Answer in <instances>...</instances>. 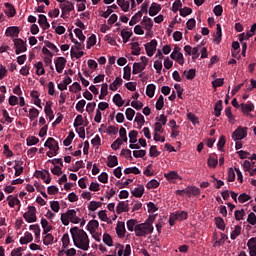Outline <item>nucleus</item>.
<instances>
[{"mask_svg": "<svg viewBox=\"0 0 256 256\" xmlns=\"http://www.w3.org/2000/svg\"><path fill=\"white\" fill-rule=\"evenodd\" d=\"M70 233L72 235L74 246L77 247V249L89 251V244L91 241L89 240V235H87L85 230L79 229V227L75 226L70 229Z\"/></svg>", "mask_w": 256, "mask_h": 256, "instance_id": "1", "label": "nucleus"}, {"mask_svg": "<svg viewBox=\"0 0 256 256\" xmlns=\"http://www.w3.org/2000/svg\"><path fill=\"white\" fill-rule=\"evenodd\" d=\"M153 229V219L148 218L145 223L137 224L134 230L136 237H147L153 233Z\"/></svg>", "mask_w": 256, "mask_h": 256, "instance_id": "2", "label": "nucleus"}, {"mask_svg": "<svg viewBox=\"0 0 256 256\" xmlns=\"http://www.w3.org/2000/svg\"><path fill=\"white\" fill-rule=\"evenodd\" d=\"M60 219L66 227L67 225H69V221L71 223H74L75 225H77V223L81 221V219L77 217V211H75L74 209L68 210L66 213H62Z\"/></svg>", "mask_w": 256, "mask_h": 256, "instance_id": "3", "label": "nucleus"}, {"mask_svg": "<svg viewBox=\"0 0 256 256\" xmlns=\"http://www.w3.org/2000/svg\"><path fill=\"white\" fill-rule=\"evenodd\" d=\"M176 195L180 197H184V195H187V197H197V195H201V189L196 186H188L185 189L177 190Z\"/></svg>", "mask_w": 256, "mask_h": 256, "instance_id": "4", "label": "nucleus"}, {"mask_svg": "<svg viewBox=\"0 0 256 256\" xmlns=\"http://www.w3.org/2000/svg\"><path fill=\"white\" fill-rule=\"evenodd\" d=\"M23 218L27 223H35L37 221V208L28 206V211L23 214Z\"/></svg>", "mask_w": 256, "mask_h": 256, "instance_id": "5", "label": "nucleus"}, {"mask_svg": "<svg viewBox=\"0 0 256 256\" xmlns=\"http://www.w3.org/2000/svg\"><path fill=\"white\" fill-rule=\"evenodd\" d=\"M249 128L239 126L233 133H232V139L233 141H241L247 137V130Z\"/></svg>", "mask_w": 256, "mask_h": 256, "instance_id": "6", "label": "nucleus"}, {"mask_svg": "<svg viewBox=\"0 0 256 256\" xmlns=\"http://www.w3.org/2000/svg\"><path fill=\"white\" fill-rule=\"evenodd\" d=\"M14 47L16 48L15 53L16 55H21V53H25L27 51V44L21 38H15L13 40Z\"/></svg>", "mask_w": 256, "mask_h": 256, "instance_id": "7", "label": "nucleus"}, {"mask_svg": "<svg viewBox=\"0 0 256 256\" xmlns=\"http://www.w3.org/2000/svg\"><path fill=\"white\" fill-rule=\"evenodd\" d=\"M59 7L62 11V19H65V15H69L71 11H75V3L69 0H67L65 4H60Z\"/></svg>", "mask_w": 256, "mask_h": 256, "instance_id": "8", "label": "nucleus"}, {"mask_svg": "<svg viewBox=\"0 0 256 256\" xmlns=\"http://www.w3.org/2000/svg\"><path fill=\"white\" fill-rule=\"evenodd\" d=\"M44 147H48L50 151H54V155H57L59 153V142L55 140L53 137H49L46 142L44 143Z\"/></svg>", "mask_w": 256, "mask_h": 256, "instance_id": "9", "label": "nucleus"}, {"mask_svg": "<svg viewBox=\"0 0 256 256\" xmlns=\"http://www.w3.org/2000/svg\"><path fill=\"white\" fill-rule=\"evenodd\" d=\"M34 176H36L37 179H43L46 185H49V183H51V173H49L48 170H37Z\"/></svg>", "mask_w": 256, "mask_h": 256, "instance_id": "10", "label": "nucleus"}, {"mask_svg": "<svg viewBox=\"0 0 256 256\" xmlns=\"http://www.w3.org/2000/svg\"><path fill=\"white\" fill-rule=\"evenodd\" d=\"M144 47L148 57H153L155 51H157V41L153 39L149 43H146Z\"/></svg>", "mask_w": 256, "mask_h": 256, "instance_id": "11", "label": "nucleus"}, {"mask_svg": "<svg viewBox=\"0 0 256 256\" xmlns=\"http://www.w3.org/2000/svg\"><path fill=\"white\" fill-rule=\"evenodd\" d=\"M54 63L57 73H63V69H65V65H67V59H65V57H58Z\"/></svg>", "mask_w": 256, "mask_h": 256, "instance_id": "12", "label": "nucleus"}, {"mask_svg": "<svg viewBox=\"0 0 256 256\" xmlns=\"http://www.w3.org/2000/svg\"><path fill=\"white\" fill-rule=\"evenodd\" d=\"M240 109L244 115H249L252 111H255V105L253 102L248 101L247 103H241Z\"/></svg>", "mask_w": 256, "mask_h": 256, "instance_id": "13", "label": "nucleus"}, {"mask_svg": "<svg viewBox=\"0 0 256 256\" xmlns=\"http://www.w3.org/2000/svg\"><path fill=\"white\" fill-rule=\"evenodd\" d=\"M19 33H21V30H19V27L10 26L6 29L5 35L6 37H19Z\"/></svg>", "mask_w": 256, "mask_h": 256, "instance_id": "14", "label": "nucleus"}, {"mask_svg": "<svg viewBox=\"0 0 256 256\" xmlns=\"http://www.w3.org/2000/svg\"><path fill=\"white\" fill-rule=\"evenodd\" d=\"M38 19V23L40 25V27L44 30L47 31V29H49V27H51V24H49V22L47 21V16L40 14Z\"/></svg>", "mask_w": 256, "mask_h": 256, "instance_id": "15", "label": "nucleus"}, {"mask_svg": "<svg viewBox=\"0 0 256 256\" xmlns=\"http://www.w3.org/2000/svg\"><path fill=\"white\" fill-rule=\"evenodd\" d=\"M51 105H53V102L48 101L46 102V106L44 107V113L47 117H49V121L55 119V114H53V109H51Z\"/></svg>", "mask_w": 256, "mask_h": 256, "instance_id": "16", "label": "nucleus"}, {"mask_svg": "<svg viewBox=\"0 0 256 256\" xmlns=\"http://www.w3.org/2000/svg\"><path fill=\"white\" fill-rule=\"evenodd\" d=\"M172 217H174V219H177V221H185L186 219H188L189 214L187 213V211L179 210L173 213Z\"/></svg>", "mask_w": 256, "mask_h": 256, "instance_id": "17", "label": "nucleus"}, {"mask_svg": "<svg viewBox=\"0 0 256 256\" xmlns=\"http://www.w3.org/2000/svg\"><path fill=\"white\" fill-rule=\"evenodd\" d=\"M116 233L120 239H123L125 237V222H118L116 226Z\"/></svg>", "mask_w": 256, "mask_h": 256, "instance_id": "18", "label": "nucleus"}, {"mask_svg": "<svg viewBox=\"0 0 256 256\" xmlns=\"http://www.w3.org/2000/svg\"><path fill=\"white\" fill-rule=\"evenodd\" d=\"M141 25H143L146 31H151V29H153V20L147 16H144L143 20L141 21Z\"/></svg>", "mask_w": 256, "mask_h": 256, "instance_id": "19", "label": "nucleus"}, {"mask_svg": "<svg viewBox=\"0 0 256 256\" xmlns=\"http://www.w3.org/2000/svg\"><path fill=\"white\" fill-rule=\"evenodd\" d=\"M4 6L6 7L5 13L8 17H15L17 11L15 10V6H13V4L7 2L4 4Z\"/></svg>", "mask_w": 256, "mask_h": 256, "instance_id": "20", "label": "nucleus"}, {"mask_svg": "<svg viewBox=\"0 0 256 256\" xmlns=\"http://www.w3.org/2000/svg\"><path fill=\"white\" fill-rule=\"evenodd\" d=\"M161 11V5L153 2L149 8L150 17H155Z\"/></svg>", "mask_w": 256, "mask_h": 256, "instance_id": "21", "label": "nucleus"}, {"mask_svg": "<svg viewBox=\"0 0 256 256\" xmlns=\"http://www.w3.org/2000/svg\"><path fill=\"white\" fill-rule=\"evenodd\" d=\"M131 193L134 197H143V194L145 193V187L143 185H139L134 190H131Z\"/></svg>", "mask_w": 256, "mask_h": 256, "instance_id": "22", "label": "nucleus"}, {"mask_svg": "<svg viewBox=\"0 0 256 256\" xmlns=\"http://www.w3.org/2000/svg\"><path fill=\"white\" fill-rule=\"evenodd\" d=\"M143 17V12L138 11L130 20L129 25L130 27H133V25H137L141 21V18Z\"/></svg>", "mask_w": 256, "mask_h": 256, "instance_id": "23", "label": "nucleus"}, {"mask_svg": "<svg viewBox=\"0 0 256 256\" xmlns=\"http://www.w3.org/2000/svg\"><path fill=\"white\" fill-rule=\"evenodd\" d=\"M107 159H108V162L106 163L107 167L113 168V167H117L119 165L117 156L109 155Z\"/></svg>", "mask_w": 256, "mask_h": 256, "instance_id": "24", "label": "nucleus"}, {"mask_svg": "<svg viewBox=\"0 0 256 256\" xmlns=\"http://www.w3.org/2000/svg\"><path fill=\"white\" fill-rule=\"evenodd\" d=\"M33 241V234L30 232H25L24 237L20 238L21 245H27V243H31Z\"/></svg>", "mask_w": 256, "mask_h": 256, "instance_id": "25", "label": "nucleus"}, {"mask_svg": "<svg viewBox=\"0 0 256 256\" xmlns=\"http://www.w3.org/2000/svg\"><path fill=\"white\" fill-rule=\"evenodd\" d=\"M155 89H157V86H155V84H148L146 87L147 97L153 99V97H155Z\"/></svg>", "mask_w": 256, "mask_h": 256, "instance_id": "26", "label": "nucleus"}, {"mask_svg": "<svg viewBox=\"0 0 256 256\" xmlns=\"http://www.w3.org/2000/svg\"><path fill=\"white\" fill-rule=\"evenodd\" d=\"M30 231H34L36 234V243H39V239L41 237V228L38 226V224H33L29 226Z\"/></svg>", "mask_w": 256, "mask_h": 256, "instance_id": "27", "label": "nucleus"}, {"mask_svg": "<svg viewBox=\"0 0 256 256\" xmlns=\"http://www.w3.org/2000/svg\"><path fill=\"white\" fill-rule=\"evenodd\" d=\"M221 37H223V33L221 30V24H217L216 25V34H215V38H214V41H215V43H217V45H219L221 43Z\"/></svg>", "mask_w": 256, "mask_h": 256, "instance_id": "28", "label": "nucleus"}, {"mask_svg": "<svg viewBox=\"0 0 256 256\" xmlns=\"http://www.w3.org/2000/svg\"><path fill=\"white\" fill-rule=\"evenodd\" d=\"M123 85V79L121 77H117L112 84H110V91H117V88Z\"/></svg>", "mask_w": 256, "mask_h": 256, "instance_id": "29", "label": "nucleus"}, {"mask_svg": "<svg viewBox=\"0 0 256 256\" xmlns=\"http://www.w3.org/2000/svg\"><path fill=\"white\" fill-rule=\"evenodd\" d=\"M164 177L167 181H177V179H179V174L177 171H170L169 173L164 174Z\"/></svg>", "mask_w": 256, "mask_h": 256, "instance_id": "30", "label": "nucleus"}, {"mask_svg": "<svg viewBox=\"0 0 256 256\" xmlns=\"http://www.w3.org/2000/svg\"><path fill=\"white\" fill-rule=\"evenodd\" d=\"M141 71H145V66L139 62H135L133 64V70H132L133 75H137L138 73H141Z\"/></svg>", "mask_w": 256, "mask_h": 256, "instance_id": "31", "label": "nucleus"}, {"mask_svg": "<svg viewBox=\"0 0 256 256\" xmlns=\"http://www.w3.org/2000/svg\"><path fill=\"white\" fill-rule=\"evenodd\" d=\"M131 49H132V52H131L132 55H135V56L141 55V47H139V42L131 43Z\"/></svg>", "mask_w": 256, "mask_h": 256, "instance_id": "32", "label": "nucleus"}, {"mask_svg": "<svg viewBox=\"0 0 256 256\" xmlns=\"http://www.w3.org/2000/svg\"><path fill=\"white\" fill-rule=\"evenodd\" d=\"M215 225L217 229H220V231H225V220L221 217L214 218Z\"/></svg>", "mask_w": 256, "mask_h": 256, "instance_id": "33", "label": "nucleus"}, {"mask_svg": "<svg viewBox=\"0 0 256 256\" xmlns=\"http://www.w3.org/2000/svg\"><path fill=\"white\" fill-rule=\"evenodd\" d=\"M132 36H133V32L132 31H127L125 29H123L121 31V37L123 39V43H128L129 39H131Z\"/></svg>", "mask_w": 256, "mask_h": 256, "instance_id": "34", "label": "nucleus"}, {"mask_svg": "<svg viewBox=\"0 0 256 256\" xmlns=\"http://www.w3.org/2000/svg\"><path fill=\"white\" fill-rule=\"evenodd\" d=\"M215 117H221V111H223V100H219L214 107Z\"/></svg>", "mask_w": 256, "mask_h": 256, "instance_id": "35", "label": "nucleus"}, {"mask_svg": "<svg viewBox=\"0 0 256 256\" xmlns=\"http://www.w3.org/2000/svg\"><path fill=\"white\" fill-rule=\"evenodd\" d=\"M109 85L107 83L102 84L101 87V94L99 95V99L103 100L105 99V97H107V95L109 94Z\"/></svg>", "mask_w": 256, "mask_h": 256, "instance_id": "36", "label": "nucleus"}, {"mask_svg": "<svg viewBox=\"0 0 256 256\" xmlns=\"http://www.w3.org/2000/svg\"><path fill=\"white\" fill-rule=\"evenodd\" d=\"M113 103L117 105V107H123L125 105V101H123V98L121 97V94H115L113 97Z\"/></svg>", "mask_w": 256, "mask_h": 256, "instance_id": "37", "label": "nucleus"}, {"mask_svg": "<svg viewBox=\"0 0 256 256\" xmlns=\"http://www.w3.org/2000/svg\"><path fill=\"white\" fill-rule=\"evenodd\" d=\"M73 139H75V132H69L68 136L63 141V145L65 147H69V145L73 143Z\"/></svg>", "mask_w": 256, "mask_h": 256, "instance_id": "38", "label": "nucleus"}, {"mask_svg": "<svg viewBox=\"0 0 256 256\" xmlns=\"http://www.w3.org/2000/svg\"><path fill=\"white\" fill-rule=\"evenodd\" d=\"M241 226L236 225L234 231H232V233L230 234V239H232V241H235V239H237L239 237V235H241Z\"/></svg>", "mask_w": 256, "mask_h": 256, "instance_id": "39", "label": "nucleus"}, {"mask_svg": "<svg viewBox=\"0 0 256 256\" xmlns=\"http://www.w3.org/2000/svg\"><path fill=\"white\" fill-rule=\"evenodd\" d=\"M95 229H99V221L97 220L89 221V223L87 224V230L91 232V231H95Z\"/></svg>", "mask_w": 256, "mask_h": 256, "instance_id": "40", "label": "nucleus"}, {"mask_svg": "<svg viewBox=\"0 0 256 256\" xmlns=\"http://www.w3.org/2000/svg\"><path fill=\"white\" fill-rule=\"evenodd\" d=\"M101 205H103V203L97 202V201H90V203L88 205V210L89 211H97L99 209V207H101Z\"/></svg>", "mask_w": 256, "mask_h": 256, "instance_id": "41", "label": "nucleus"}, {"mask_svg": "<svg viewBox=\"0 0 256 256\" xmlns=\"http://www.w3.org/2000/svg\"><path fill=\"white\" fill-rule=\"evenodd\" d=\"M126 225H127V229L128 231H131V232H135V227H137V220L135 219H130L126 222Z\"/></svg>", "mask_w": 256, "mask_h": 256, "instance_id": "42", "label": "nucleus"}, {"mask_svg": "<svg viewBox=\"0 0 256 256\" xmlns=\"http://www.w3.org/2000/svg\"><path fill=\"white\" fill-rule=\"evenodd\" d=\"M34 67H36V75H45V68L43 67V62H38L34 65Z\"/></svg>", "mask_w": 256, "mask_h": 256, "instance_id": "43", "label": "nucleus"}, {"mask_svg": "<svg viewBox=\"0 0 256 256\" xmlns=\"http://www.w3.org/2000/svg\"><path fill=\"white\" fill-rule=\"evenodd\" d=\"M70 243H71V239L69 238V234L65 233L62 236V249H67V247H69Z\"/></svg>", "mask_w": 256, "mask_h": 256, "instance_id": "44", "label": "nucleus"}, {"mask_svg": "<svg viewBox=\"0 0 256 256\" xmlns=\"http://www.w3.org/2000/svg\"><path fill=\"white\" fill-rule=\"evenodd\" d=\"M96 43H97V36H95V34H92V35L88 38V40H87L86 48H87V49H91V47H93Z\"/></svg>", "mask_w": 256, "mask_h": 256, "instance_id": "45", "label": "nucleus"}, {"mask_svg": "<svg viewBox=\"0 0 256 256\" xmlns=\"http://www.w3.org/2000/svg\"><path fill=\"white\" fill-rule=\"evenodd\" d=\"M156 109L157 111H161V109H163V107H165V98L163 97V95H160L158 100L156 101Z\"/></svg>", "mask_w": 256, "mask_h": 256, "instance_id": "46", "label": "nucleus"}, {"mask_svg": "<svg viewBox=\"0 0 256 256\" xmlns=\"http://www.w3.org/2000/svg\"><path fill=\"white\" fill-rule=\"evenodd\" d=\"M125 207H127V203H125V201L119 202L116 207L117 215H121V213H125Z\"/></svg>", "mask_w": 256, "mask_h": 256, "instance_id": "47", "label": "nucleus"}, {"mask_svg": "<svg viewBox=\"0 0 256 256\" xmlns=\"http://www.w3.org/2000/svg\"><path fill=\"white\" fill-rule=\"evenodd\" d=\"M103 243H105V245H107L108 247H113V238H111V235L104 233Z\"/></svg>", "mask_w": 256, "mask_h": 256, "instance_id": "48", "label": "nucleus"}, {"mask_svg": "<svg viewBox=\"0 0 256 256\" xmlns=\"http://www.w3.org/2000/svg\"><path fill=\"white\" fill-rule=\"evenodd\" d=\"M125 175H129L131 173H133L134 175H140L141 174V170H139V168L137 167H131V168H126L124 170Z\"/></svg>", "mask_w": 256, "mask_h": 256, "instance_id": "49", "label": "nucleus"}, {"mask_svg": "<svg viewBox=\"0 0 256 256\" xmlns=\"http://www.w3.org/2000/svg\"><path fill=\"white\" fill-rule=\"evenodd\" d=\"M55 240V237H53L52 234H46L43 238L44 245H53V241Z\"/></svg>", "mask_w": 256, "mask_h": 256, "instance_id": "50", "label": "nucleus"}, {"mask_svg": "<svg viewBox=\"0 0 256 256\" xmlns=\"http://www.w3.org/2000/svg\"><path fill=\"white\" fill-rule=\"evenodd\" d=\"M124 74H123V79L126 81H131V68L130 66H125L123 68Z\"/></svg>", "mask_w": 256, "mask_h": 256, "instance_id": "51", "label": "nucleus"}, {"mask_svg": "<svg viewBox=\"0 0 256 256\" xmlns=\"http://www.w3.org/2000/svg\"><path fill=\"white\" fill-rule=\"evenodd\" d=\"M37 143H39V138H37L35 136H30L26 139V144L28 145V147L37 145Z\"/></svg>", "mask_w": 256, "mask_h": 256, "instance_id": "52", "label": "nucleus"}, {"mask_svg": "<svg viewBox=\"0 0 256 256\" xmlns=\"http://www.w3.org/2000/svg\"><path fill=\"white\" fill-rule=\"evenodd\" d=\"M117 5L121 7L122 11H129V2H126L125 0H117Z\"/></svg>", "mask_w": 256, "mask_h": 256, "instance_id": "53", "label": "nucleus"}, {"mask_svg": "<svg viewBox=\"0 0 256 256\" xmlns=\"http://www.w3.org/2000/svg\"><path fill=\"white\" fill-rule=\"evenodd\" d=\"M85 105H87V101L83 99L78 101V103L76 104V111H78L79 113H83Z\"/></svg>", "mask_w": 256, "mask_h": 256, "instance_id": "54", "label": "nucleus"}, {"mask_svg": "<svg viewBox=\"0 0 256 256\" xmlns=\"http://www.w3.org/2000/svg\"><path fill=\"white\" fill-rule=\"evenodd\" d=\"M181 7H183V3L181 2V0H175L172 5L173 13H177V11H180Z\"/></svg>", "mask_w": 256, "mask_h": 256, "instance_id": "55", "label": "nucleus"}, {"mask_svg": "<svg viewBox=\"0 0 256 256\" xmlns=\"http://www.w3.org/2000/svg\"><path fill=\"white\" fill-rule=\"evenodd\" d=\"M234 217H235L236 221L243 220V217H245V210L244 209L236 210L234 212Z\"/></svg>", "mask_w": 256, "mask_h": 256, "instance_id": "56", "label": "nucleus"}, {"mask_svg": "<svg viewBox=\"0 0 256 256\" xmlns=\"http://www.w3.org/2000/svg\"><path fill=\"white\" fill-rule=\"evenodd\" d=\"M39 117V110L37 108H31L29 110V119L33 121V119H37Z\"/></svg>", "mask_w": 256, "mask_h": 256, "instance_id": "57", "label": "nucleus"}, {"mask_svg": "<svg viewBox=\"0 0 256 256\" xmlns=\"http://www.w3.org/2000/svg\"><path fill=\"white\" fill-rule=\"evenodd\" d=\"M137 135H139V132L136 130H132L129 132L128 137H129V143H135L137 141Z\"/></svg>", "mask_w": 256, "mask_h": 256, "instance_id": "58", "label": "nucleus"}, {"mask_svg": "<svg viewBox=\"0 0 256 256\" xmlns=\"http://www.w3.org/2000/svg\"><path fill=\"white\" fill-rule=\"evenodd\" d=\"M125 115L128 121H133V117H135V110H133V108H127Z\"/></svg>", "mask_w": 256, "mask_h": 256, "instance_id": "59", "label": "nucleus"}, {"mask_svg": "<svg viewBox=\"0 0 256 256\" xmlns=\"http://www.w3.org/2000/svg\"><path fill=\"white\" fill-rule=\"evenodd\" d=\"M159 187V181L152 179L146 184L147 189H157Z\"/></svg>", "mask_w": 256, "mask_h": 256, "instance_id": "60", "label": "nucleus"}, {"mask_svg": "<svg viewBox=\"0 0 256 256\" xmlns=\"http://www.w3.org/2000/svg\"><path fill=\"white\" fill-rule=\"evenodd\" d=\"M149 155H150V157H159V155H161V152H159L157 150V146L154 145V146L150 147Z\"/></svg>", "mask_w": 256, "mask_h": 256, "instance_id": "61", "label": "nucleus"}, {"mask_svg": "<svg viewBox=\"0 0 256 256\" xmlns=\"http://www.w3.org/2000/svg\"><path fill=\"white\" fill-rule=\"evenodd\" d=\"M179 11L181 17H187V15H191L193 13V10L189 7L181 8Z\"/></svg>", "mask_w": 256, "mask_h": 256, "instance_id": "62", "label": "nucleus"}, {"mask_svg": "<svg viewBox=\"0 0 256 256\" xmlns=\"http://www.w3.org/2000/svg\"><path fill=\"white\" fill-rule=\"evenodd\" d=\"M74 33L76 35V37L79 39V41H85L86 37L83 35V30L76 28L74 29Z\"/></svg>", "mask_w": 256, "mask_h": 256, "instance_id": "63", "label": "nucleus"}, {"mask_svg": "<svg viewBox=\"0 0 256 256\" xmlns=\"http://www.w3.org/2000/svg\"><path fill=\"white\" fill-rule=\"evenodd\" d=\"M83 125V115L78 114L74 120V127H81Z\"/></svg>", "mask_w": 256, "mask_h": 256, "instance_id": "64", "label": "nucleus"}]
</instances>
